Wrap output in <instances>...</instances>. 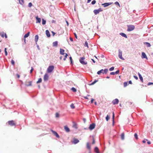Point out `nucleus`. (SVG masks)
I'll use <instances>...</instances> for the list:
<instances>
[{"label":"nucleus","mask_w":153,"mask_h":153,"mask_svg":"<svg viewBox=\"0 0 153 153\" xmlns=\"http://www.w3.org/2000/svg\"><path fill=\"white\" fill-rule=\"evenodd\" d=\"M4 36H5V38H7V36L6 35V33H5Z\"/></svg>","instance_id":"nucleus-60"},{"label":"nucleus","mask_w":153,"mask_h":153,"mask_svg":"<svg viewBox=\"0 0 153 153\" xmlns=\"http://www.w3.org/2000/svg\"><path fill=\"white\" fill-rule=\"evenodd\" d=\"M8 123L9 125L11 126H15V123L14 121L12 120L11 121H8Z\"/></svg>","instance_id":"nucleus-7"},{"label":"nucleus","mask_w":153,"mask_h":153,"mask_svg":"<svg viewBox=\"0 0 153 153\" xmlns=\"http://www.w3.org/2000/svg\"><path fill=\"white\" fill-rule=\"evenodd\" d=\"M96 3V1L95 0L91 2V4H95Z\"/></svg>","instance_id":"nucleus-44"},{"label":"nucleus","mask_w":153,"mask_h":153,"mask_svg":"<svg viewBox=\"0 0 153 153\" xmlns=\"http://www.w3.org/2000/svg\"><path fill=\"white\" fill-rule=\"evenodd\" d=\"M115 4L116 5H118L119 7L120 6V5L119 3L117 2L116 1L115 3Z\"/></svg>","instance_id":"nucleus-50"},{"label":"nucleus","mask_w":153,"mask_h":153,"mask_svg":"<svg viewBox=\"0 0 153 153\" xmlns=\"http://www.w3.org/2000/svg\"><path fill=\"white\" fill-rule=\"evenodd\" d=\"M124 134L123 133L121 134V139L122 140H124Z\"/></svg>","instance_id":"nucleus-25"},{"label":"nucleus","mask_w":153,"mask_h":153,"mask_svg":"<svg viewBox=\"0 0 153 153\" xmlns=\"http://www.w3.org/2000/svg\"><path fill=\"white\" fill-rule=\"evenodd\" d=\"M67 56H68V54L66 53H65V57L64 59V60H65L66 58L67 57Z\"/></svg>","instance_id":"nucleus-47"},{"label":"nucleus","mask_w":153,"mask_h":153,"mask_svg":"<svg viewBox=\"0 0 153 153\" xmlns=\"http://www.w3.org/2000/svg\"><path fill=\"white\" fill-rule=\"evenodd\" d=\"M134 136L136 139H137V140L138 139V136H137V133H135L134 134Z\"/></svg>","instance_id":"nucleus-40"},{"label":"nucleus","mask_w":153,"mask_h":153,"mask_svg":"<svg viewBox=\"0 0 153 153\" xmlns=\"http://www.w3.org/2000/svg\"><path fill=\"white\" fill-rule=\"evenodd\" d=\"M115 74H118L119 73V70H118L116 71L115 72Z\"/></svg>","instance_id":"nucleus-51"},{"label":"nucleus","mask_w":153,"mask_h":153,"mask_svg":"<svg viewBox=\"0 0 153 153\" xmlns=\"http://www.w3.org/2000/svg\"><path fill=\"white\" fill-rule=\"evenodd\" d=\"M120 34L123 37H124L126 38H127V36L124 33H120Z\"/></svg>","instance_id":"nucleus-21"},{"label":"nucleus","mask_w":153,"mask_h":153,"mask_svg":"<svg viewBox=\"0 0 153 153\" xmlns=\"http://www.w3.org/2000/svg\"><path fill=\"white\" fill-rule=\"evenodd\" d=\"M70 106L71 108H72V109H74L75 108V107L73 103L71 104V105H70Z\"/></svg>","instance_id":"nucleus-35"},{"label":"nucleus","mask_w":153,"mask_h":153,"mask_svg":"<svg viewBox=\"0 0 153 153\" xmlns=\"http://www.w3.org/2000/svg\"><path fill=\"white\" fill-rule=\"evenodd\" d=\"M39 39V36L38 35H36L35 36V41L36 42V43L37 44V42L38 40Z\"/></svg>","instance_id":"nucleus-23"},{"label":"nucleus","mask_w":153,"mask_h":153,"mask_svg":"<svg viewBox=\"0 0 153 153\" xmlns=\"http://www.w3.org/2000/svg\"><path fill=\"white\" fill-rule=\"evenodd\" d=\"M142 58H146L147 59L148 58L145 53L143 52L142 53Z\"/></svg>","instance_id":"nucleus-15"},{"label":"nucleus","mask_w":153,"mask_h":153,"mask_svg":"<svg viewBox=\"0 0 153 153\" xmlns=\"http://www.w3.org/2000/svg\"><path fill=\"white\" fill-rule=\"evenodd\" d=\"M74 35H75V37H76V38L77 39V36L76 34L75 33H74Z\"/></svg>","instance_id":"nucleus-61"},{"label":"nucleus","mask_w":153,"mask_h":153,"mask_svg":"<svg viewBox=\"0 0 153 153\" xmlns=\"http://www.w3.org/2000/svg\"><path fill=\"white\" fill-rule=\"evenodd\" d=\"M122 56V52L120 51V50H119V57L120 59L124 60V59Z\"/></svg>","instance_id":"nucleus-9"},{"label":"nucleus","mask_w":153,"mask_h":153,"mask_svg":"<svg viewBox=\"0 0 153 153\" xmlns=\"http://www.w3.org/2000/svg\"><path fill=\"white\" fill-rule=\"evenodd\" d=\"M64 129L65 131L67 132H68L70 131L69 128L67 126H64Z\"/></svg>","instance_id":"nucleus-16"},{"label":"nucleus","mask_w":153,"mask_h":153,"mask_svg":"<svg viewBox=\"0 0 153 153\" xmlns=\"http://www.w3.org/2000/svg\"><path fill=\"white\" fill-rule=\"evenodd\" d=\"M105 119L107 121H108V120L110 119V116L108 115H107L106 117L105 118Z\"/></svg>","instance_id":"nucleus-34"},{"label":"nucleus","mask_w":153,"mask_h":153,"mask_svg":"<svg viewBox=\"0 0 153 153\" xmlns=\"http://www.w3.org/2000/svg\"><path fill=\"white\" fill-rule=\"evenodd\" d=\"M32 82L29 81L27 80L25 82V85L27 86H31L32 85Z\"/></svg>","instance_id":"nucleus-6"},{"label":"nucleus","mask_w":153,"mask_h":153,"mask_svg":"<svg viewBox=\"0 0 153 153\" xmlns=\"http://www.w3.org/2000/svg\"><path fill=\"white\" fill-rule=\"evenodd\" d=\"M114 67H112L110 68H109V70L110 71H112L114 69Z\"/></svg>","instance_id":"nucleus-42"},{"label":"nucleus","mask_w":153,"mask_h":153,"mask_svg":"<svg viewBox=\"0 0 153 153\" xmlns=\"http://www.w3.org/2000/svg\"><path fill=\"white\" fill-rule=\"evenodd\" d=\"M93 142H92V144H94L95 143V140L94 139V138H93Z\"/></svg>","instance_id":"nucleus-56"},{"label":"nucleus","mask_w":153,"mask_h":153,"mask_svg":"<svg viewBox=\"0 0 153 153\" xmlns=\"http://www.w3.org/2000/svg\"><path fill=\"white\" fill-rule=\"evenodd\" d=\"M111 3H106L102 4V5H103L104 7H106L111 5Z\"/></svg>","instance_id":"nucleus-14"},{"label":"nucleus","mask_w":153,"mask_h":153,"mask_svg":"<svg viewBox=\"0 0 153 153\" xmlns=\"http://www.w3.org/2000/svg\"><path fill=\"white\" fill-rule=\"evenodd\" d=\"M128 29L127 31H131L134 30L135 28V27L133 25H127Z\"/></svg>","instance_id":"nucleus-3"},{"label":"nucleus","mask_w":153,"mask_h":153,"mask_svg":"<svg viewBox=\"0 0 153 153\" xmlns=\"http://www.w3.org/2000/svg\"><path fill=\"white\" fill-rule=\"evenodd\" d=\"M86 146L87 148L90 150L91 149V146L89 145V143H87L86 144Z\"/></svg>","instance_id":"nucleus-27"},{"label":"nucleus","mask_w":153,"mask_h":153,"mask_svg":"<svg viewBox=\"0 0 153 153\" xmlns=\"http://www.w3.org/2000/svg\"><path fill=\"white\" fill-rule=\"evenodd\" d=\"M5 33L4 32H1L0 33V35L3 38H4V37Z\"/></svg>","instance_id":"nucleus-32"},{"label":"nucleus","mask_w":153,"mask_h":153,"mask_svg":"<svg viewBox=\"0 0 153 153\" xmlns=\"http://www.w3.org/2000/svg\"><path fill=\"white\" fill-rule=\"evenodd\" d=\"M114 112H113V116H112V119H113V123L114 124Z\"/></svg>","instance_id":"nucleus-41"},{"label":"nucleus","mask_w":153,"mask_h":153,"mask_svg":"<svg viewBox=\"0 0 153 153\" xmlns=\"http://www.w3.org/2000/svg\"><path fill=\"white\" fill-rule=\"evenodd\" d=\"M85 59L84 57H81L79 59L80 62L82 65H86L87 64V62L84 61V60Z\"/></svg>","instance_id":"nucleus-4"},{"label":"nucleus","mask_w":153,"mask_h":153,"mask_svg":"<svg viewBox=\"0 0 153 153\" xmlns=\"http://www.w3.org/2000/svg\"><path fill=\"white\" fill-rule=\"evenodd\" d=\"M94 150H95V152L97 153H99V149L98 148V147H96L95 148V149H94Z\"/></svg>","instance_id":"nucleus-26"},{"label":"nucleus","mask_w":153,"mask_h":153,"mask_svg":"<svg viewBox=\"0 0 153 153\" xmlns=\"http://www.w3.org/2000/svg\"><path fill=\"white\" fill-rule=\"evenodd\" d=\"M11 63L13 65H14L15 64L14 61L12 59L11 61Z\"/></svg>","instance_id":"nucleus-43"},{"label":"nucleus","mask_w":153,"mask_h":153,"mask_svg":"<svg viewBox=\"0 0 153 153\" xmlns=\"http://www.w3.org/2000/svg\"><path fill=\"white\" fill-rule=\"evenodd\" d=\"M42 81V79L41 78H40L38 80L37 82V83H39L41 82Z\"/></svg>","instance_id":"nucleus-37"},{"label":"nucleus","mask_w":153,"mask_h":153,"mask_svg":"<svg viewBox=\"0 0 153 153\" xmlns=\"http://www.w3.org/2000/svg\"><path fill=\"white\" fill-rule=\"evenodd\" d=\"M94 99H91V103H93Z\"/></svg>","instance_id":"nucleus-57"},{"label":"nucleus","mask_w":153,"mask_h":153,"mask_svg":"<svg viewBox=\"0 0 153 153\" xmlns=\"http://www.w3.org/2000/svg\"><path fill=\"white\" fill-rule=\"evenodd\" d=\"M95 124L94 123H92V124H91L90 125L89 127V129L90 130H92L95 128Z\"/></svg>","instance_id":"nucleus-8"},{"label":"nucleus","mask_w":153,"mask_h":153,"mask_svg":"<svg viewBox=\"0 0 153 153\" xmlns=\"http://www.w3.org/2000/svg\"><path fill=\"white\" fill-rule=\"evenodd\" d=\"M33 70V68L32 67L31 69L30 70V73H31L32 72Z\"/></svg>","instance_id":"nucleus-52"},{"label":"nucleus","mask_w":153,"mask_h":153,"mask_svg":"<svg viewBox=\"0 0 153 153\" xmlns=\"http://www.w3.org/2000/svg\"><path fill=\"white\" fill-rule=\"evenodd\" d=\"M145 43L146 44V45L147 47H150L151 46V45L148 42H146Z\"/></svg>","instance_id":"nucleus-33"},{"label":"nucleus","mask_w":153,"mask_h":153,"mask_svg":"<svg viewBox=\"0 0 153 153\" xmlns=\"http://www.w3.org/2000/svg\"><path fill=\"white\" fill-rule=\"evenodd\" d=\"M84 45L85 47H87L88 48V43L87 41H85V43L84 44Z\"/></svg>","instance_id":"nucleus-30"},{"label":"nucleus","mask_w":153,"mask_h":153,"mask_svg":"<svg viewBox=\"0 0 153 153\" xmlns=\"http://www.w3.org/2000/svg\"><path fill=\"white\" fill-rule=\"evenodd\" d=\"M46 34L48 37H50L51 35L49 31L48 30H46Z\"/></svg>","instance_id":"nucleus-17"},{"label":"nucleus","mask_w":153,"mask_h":153,"mask_svg":"<svg viewBox=\"0 0 153 153\" xmlns=\"http://www.w3.org/2000/svg\"><path fill=\"white\" fill-rule=\"evenodd\" d=\"M84 97L85 99H88V98L87 96Z\"/></svg>","instance_id":"nucleus-62"},{"label":"nucleus","mask_w":153,"mask_h":153,"mask_svg":"<svg viewBox=\"0 0 153 153\" xmlns=\"http://www.w3.org/2000/svg\"><path fill=\"white\" fill-rule=\"evenodd\" d=\"M97 81H96V80H95L93 82H92L91 84V85H94V84L96 82H97Z\"/></svg>","instance_id":"nucleus-49"},{"label":"nucleus","mask_w":153,"mask_h":153,"mask_svg":"<svg viewBox=\"0 0 153 153\" xmlns=\"http://www.w3.org/2000/svg\"><path fill=\"white\" fill-rule=\"evenodd\" d=\"M151 84H153V83L149 82L148 84V85H150Z\"/></svg>","instance_id":"nucleus-59"},{"label":"nucleus","mask_w":153,"mask_h":153,"mask_svg":"<svg viewBox=\"0 0 153 153\" xmlns=\"http://www.w3.org/2000/svg\"><path fill=\"white\" fill-rule=\"evenodd\" d=\"M102 11V10L101 8H100L97 10H95L94 11V12L95 15L98 14L100 12Z\"/></svg>","instance_id":"nucleus-5"},{"label":"nucleus","mask_w":153,"mask_h":153,"mask_svg":"<svg viewBox=\"0 0 153 153\" xmlns=\"http://www.w3.org/2000/svg\"><path fill=\"white\" fill-rule=\"evenodd\" d=\"M73 127L76 128H77V124L74 122H73Z\"/></svg>","instance_id":"nucleus-31"},{"label":"nucleus","mask_w":153,"mask_h":153,"mask_svg":"<svg viewBox=\"0 0 153 153\" xmlns=\"http://www.w3.org/2000/svg\"><path fill=\"white\" fill-rule=\"evenodd\" d=\"M55 116H56V117H59V114L57 113H56V114H55Z\"/></svg>","instance_id":"nucleus-46"},{"label":"nucleus","mask_w":153,"mask_h":153,"mask_svg":"<svg viewBox=\"0 0 153 153\" xmlns=\"http://www.w3.org/2000/svg\"><path fill=\"white\" fill-rule=\"evenodd\" d=\"M32 5V4L31 2H30L28 5V6L29 7H31Z\"/></svg>","instance_id":"nucleus-45"},{"label":"nucleus","mask_w":153,"mask_h":153,"mask_svg":"<svg viewBox=\"0 0 153 153\" xmlns=\"http://www.w3.org/2000/svg\"><path fill=\"white\" fill-rule=\"evenodd\" d=\"M119 100L117 99H116L113 100L112 102V103L114 105L117 104L118 103Z\"/></svg>","instance_id":"nucleus-12"},{"label":"nucleus","mask_w":153,"mask_h":153,"mask_svg":"<svg viewBox=\"0 0 153 153\" xmlns=\"http://www.w3.org/2000/svg\"><path fill=\"white\" fill-rule=\"evenodd\" d=\"M70 59L71 61V63L72 64H73V61L72 60V58L71 56H70Z\"/></svg>","instance_id":"nucleus-48"},{"label":"nucleus","mask_w":153,"mask_h":153,"mask_svg":"<svg viewBox=\"0 0 153 153\" xmlns=\"http://www.w3.org/2000/svg\"><path fill=\"white\" fill-rule=\"evenodd\" d=\"M48 75L47 74H45L44 76V80L45 81H47L48 79Z\"/></svg>","instance_id":"nucleus-10"},{"label":"nucleus","mask_w":153,"mask_h":153,"mask_svg":"<svg viewBox=\"0 0 153 153\" xmlns=\"http://www.w3.org/2000/svg\"><path fill=\"white\" fill-rule=\"evenodd\" d=\"M46 21L44 19H42V24L44 25L45 24Z\"/></svg>","instance_id":"nucleus-36"},{"label":"nucleus","mask_w":153,"mask_h":153,"mask_svg":"<svg viewBox=\"0 0 153 153\" xmlns=\"http://www.w3.org/2000/svg\"><path fill=\"white\" fill-rule=\"evenodd\" d=\"M30 32H28L24 36V38H26L27 37L30 35Z\"/></svg>","instance_id":"nucleus-24"},{"label":"nucleus","mask_w":153,"mask_h":153,"mask_svg":"<svg viewBox=\"0 0 153 153\" xmlns=\"http://www.w3.org/2000/svg\"><path fill=\"white\" fill-rule=\"evenodd\" d=\"M110 74L111 75H114L115 74V72H111Z\"/></svg>","instance_id":"nucleus-54"},{"label":"nucleus","mask_w":153,"mask_h":153,"mask_svg":"<svg viewBox=\"0 0 153 153\" xmlns=\"http://www.w3.org/2000/svg\"><path fill=\"white\" fill-rule=\"evenodd\" d=\"M128 82L129 84H132V82H131V81L130 80L129 81V82Z\"/></svg>","instance_id":"nucleus-63"},{"label":"nucleus","mask_w":153,"mask_h":153,"mask_svg":"<svg viewBox=\"0 0 153 153\" xmlns=\"http://www.w3.org/2000/svg\"><path fill=\"white\" fill-rule=\"evenodd\" d=\"M108 71V70L107 68H105L104 70L102 69L98 71L97 72V74L98 75H100L101 73H102L103 74H106Z\"/></svg>","instance_id":"nucleus-1"},{"label":"nucleus","mask_w":153,"mask_h":153,"mask_svg":"<svg viewBox=\"0 0 153 153\" xmlns=\"http://www.w3.org/2000/svg\"><path fill=\"white\" fill-rule=\"evenodd\" d=\"M138 75H139L140 79V80L142 82H143V77L141 75L140 73H138Z\"/></svg>","instance_id":"nucleus-22"},{"label":"nucleus","mask_w":153,"mask_h":153,"mask_svg":"<svg viewBox=\"0 0 153 153\" xmlns=\"http://www.w3.org/2000/svg\"><path fill=\"white\" fill-rule=\"evenodd\" d=\"M134 77L136 80L138 79V77H137V76H134Z\"/></svg>","instance_id":"nucleus-55"},{"label":"nucleus","mask_w":153,"mask_h":153,"mask_svg":"<svg viewBox=\"0 0 153 153\" xmlns=\"http://www.w3.org/2000/svg\"><path fill=\"white\" fill-rule=\"evenodd\" d=\"M57 137V138H59V136L58 134L57 133L53 130L51 131Z\"/></svg>","instance_id":"nucleus-13"},{"label":"nucleus","mask_w":153,"mask_h":153,"mask_svg":"<svg viewBox=\"0 0 153 153\" xmlns=\"http://www.w3.org/2000/svg\"><path fill=\"white\" fill-rule=\"evenodd\" d=\"M4 52H5V55L6 56H7V48H5L4 49Z\"/></svg>","instance_id":"nucleus-38"},{"label":"nucleus","mask_w":153,"mask_h":153,"mask_svg":"<svg viewBox=\"0 0 153 153\" xmlns=\"http://www.w3.org/2000/svg\"><path fill=\"white\" fill-rule=\"evenodd\" d=\"M53 45L54 47H57L58 45V42L56 41L53 43Z\"/></svg>","instance_id":"nucleus-18"},{"label":"nucleus","mask_w":153,"mask_h":153,"mask_svg":"<svg viewBox=\"0 0 153 153\" xmlns=\"http://www.w3.org/2000/svg\"><path fill=\"white\" fill-rule=\"evenodd\" d=\"M71 90L74 92H76V89L74 87H72L71 88Z\"/></svg>","instance_id":"nucleus-29"},{"label":"nucleus","mask_w":153,"mask_h":153,"mask_svg":"<svg viewBox=\"0 0 153 153\" xmlns=\"http://www.w3.org/2000/svg\"><path fill=\"white\" fill-rule=\"evenodd\" d=\"M54 66L53 65L49 66L47 68V72L48 73H51L53 71Z\"/></svg>","instance_id":"nucleus-2"},{"label":"nucleus","mask_w":153,"mask_h":153,"mask_svg":"<svg viewBox=\"0 0 153 153\" xmlns=\"http://www.w3.org/2000/svg\"><path fill=\"white\" fill-rule=\"evenodd\" d=\"M19 1V3L20 4L23 5L24 4V0H18Z\"/></svg>","instance_id":"nucleus-28"},{"label":"nucleus","mask_w":153,"mask_h":153,"mask_svg":"<svg viewBox=\"0 0 153 153\" xmlns=\"http://www.w3.org/2000/svg\"><path fill=\"white\" fill-rule=\"evenodd\" d=\"M79 142V140L77 139L74 138L73 139V141L72 142V143L76 144Z\"/></svg>","instance_id":"nucleus-11"},{"label":"nucleus","mask_w":153,"mask_h":153,"mask_svg":"<svg viewBox=\"0 0 153 153\" xmlns=\"http://www.w3.org/2000/svg\"><path fill=\"white\" fill-rule=\"evenodd\" d=\"M147 143L148 144H150L151 143V142L149 141H147Z\"/></svg>","instance_id":"nucleus-64"},{"label":"nucleus","mask_w":153,"mask_h":153,"mask_svg":"<svg viewBox=\"0 0 153 153\" xmlns=\"http://www.w3.org/2000/svg\"><path fill=\"white\" fill-rule=\"evenodd\" d=\"M65 51L62 49H60V53L62 55H64L65 53H64Z\"/></svg>","instance_id":"nucleus-20"},{"label":"nucleus","mask_w":153,"mask_h":153,"mask_svg":"<svg viewBox=\"0 0 153 153\" xmlns=\"http://www.w3.org/2000/svg\"><path fill=\"white\" fill-rule=\"evenodd\" d=\"M36 23H40L41 22V19L40 18H38L37 16L36 17Z\"/></svg>","instance_id":"nucleus-19"},{"label":"nucleus","mask_w":153,"mask_h":153,"mask_svg":"<svg viewBox=\"0 0 153 153\" xmlns=\"http://www.w3.org/2000/svg\"><path fill=\"white\" fill-rule=\"evenodd\" d=\"M16 76L17 77V78H20V75L19 74H16Z\"/></svg>","instance_id":"nucleus-53"},{"label":"nucleus","mask_w":153,"mask_h":153,"mask_svg":"<svg viewBox=\"0 0 153 153\" xmlns=\"http://www.w3.org/2000/svg\"><path fill=\"white\" fill-rule=\"evenodd\" d=\"M128 85V82H125L124 83V86L126 87Z\"/></svg>","instance_id":"nucleus-39"},{"label":"nucleus","mask_w":153,"mask_h":153,"mask_svg":"<svg viewBox=\"0 0 153 153\" xmlns=\"http://www.w3.org/2000/svg\"><path fill=\"white\" fill-rule=\"evenodd\" d=\"M51 32H52V33L53 34V36H54L55 35V34H56V33H54V32H53V31H52Z\"/></svg>","instance_id":"nucleus-58"}]
</instances>
